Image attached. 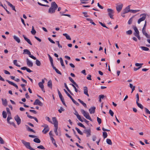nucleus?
<instances>
[{
	"label": "nucleus",
	"mask_w": 150,
	"mask_h": 150,
	"mask_svg": "<svg viewBox=\"0 0 150 150\" xmlns=\"http://www.w3.org/2000/svg\"><path fill=\"white\" fill-rule=\"evenodd\" d=\"M33 141L35 142L39 143L41 141L40 139L38 138H35L33 140Z\"/></svg>",
	"instance_id": "32"
},
{
	"label": "nucleus",
	"mask_w": 150,
	"mask_h": 150,
	"mask_svg": "<svg viewBox=\"0 0 150 150\" xmlns=\"http://www.w3.org/2000/svg\"><path fill=\"white\" fill-rule=\"evenodd\" d=\"M78 100L83 105V106L84 107H85L86 108L87 107V105L83 101L79 99H78Z\"/></svg>",
	"instance_id": "23"
},
{
	"label": "nucleus",
	"mask_w": 150,
	"mask_h": 150,
	"mask_svg": "<svg viewBox=\"0 0 150 150\" xmlns=\"http://www.w3.org/2000/svg\"><path fill=\"white\" fill-rule=\"evenodd\" d=\"M123 6V5L122 4H117L116 7V9L117 11L119 13L122 10Z\"/></svg>",
	"instance_id": "9"
},
{
	"label": "nucleus",
	"mask_w": 150,
	"mask_h": 150,
	"mask_svg": "<svg viewBox=\"0 0 150 150\" xmlns=\"http://www.w3.org/2000/svg\"><path fill=\"white\" fill-rule=\"evenodd\" d=\"M84 132L86 134V137H89L91 135V130L90 129L84 130Z\"/></svg>",
	"instance_id": "13"
},
{
	"label": "nucleus",
	"mask_w": 150,
	"mask_h": 150,
	"mask_svg": "<svg viewBox=\"0 0 150 150\" xmlns=\"http://www.w3.org/2000/svg\"><path fill=\"white\" fill-rule=\"evenodd\" d=\"M107 10L108 15L111 19H113V16L114 13V11L111 8H108Z\"/></svg>",
	"instance_id": "6"
},
{
	"label": "nucleus",
	"mask_w": 150,
	"mask_h": 150,
	"mask_svg": "<svg viewBox=\"0 0 150 150\" xmlns=\"http://www.w3.org/2000/svg\"><path fill=\"white\" fill-rule=\"evenodd\" d=\"M36 64L37 66H40L41 65L40 62L38 59H36Z\"/></svg>",
	"instance_id": "41"
},
{
	"label": "nucleus",
	"mask_w": 150,
	"mask_h": 150,
	"mask_svg": "<svg viewBox=\"0 0 150 150\" xmlns=\"http://www.w3.org/2000/svg\"><path fill=\"white\" fill-rule=\"evenodd\" d=\"M13 64L14 65H15L16 66L18 67H20L21 66L19 65H18L17 64V60H14L13 61Z\"/></svg>",
	"instance_id": "40"
},
{
	"label": "nucleus",
	"mask_w": 150,
	"mask_h": 150,
	"mask_svg": "<svg viewBox=\"0 0 150 150\" xmlns=\"http://www.w3.org/2000/svg\"><path fill=\"white\" fill-rule=\"evenodd\" d=\"M145 110L146 112L148 114H150V111L146 108H145Z\"/></svg>",
	"instance_id": "60"
},
{
	"label": "nucleus",
	"mask_w": 150,
	"mask_h": 150,
	"mask_svg": "<svg viewBox=\"0 0 150 150\" xmlns=\"http://www.w3.org/2000/svg\"><path fill=\"white\" fill-rule=\"evenodd\" d=\"M52 121L54 126H58V123L57 119L55 117H52Z\"/></svg>",
	"instance_id": "15"
},
{
	"label": "nucleus",
	"mask_w": 150,
	"mask_h": 150,
	"mask_svg": "<svg viewBox=\"0 0 150 150\" xmlns=\"http://www.w3.org/2000/svg\"><path fill=\"white\" fill-rule=\"evenodd\" d=\"M23 54H27L29 55V57L33 59H36V58L34 56L31 54L30 51L28 49H25L23 50Z\"/></svg>",
	"instance_id": "5"
},
{
	"label": "nucleus",
	"mask_w": 150,
	"mask_h": 150,
	"mask_svg": "<svg viewBox=\"0 0 150 150\" xmlns=\"http://www.w3.org/2000/svg\"><path fill=\"white\" fill-rule=\"evenodd\" d=\"M37 148L43 149H45V148L42 145H40L38 146H37Z\"/></svg>",
	"instance_id": "59"
},
{
	"label": "nucleus",
	"mask_w": 150,
	"mask_h": 150,
	"mask_svg": "<svg viewBox=\"0 0 150 150\" xmlns=\"http://www.w3.org/2000/svg\"><path fill=\"white\" fill-rule=\"evenodd\" d=\"M69 80L74 84H77L74 81L73 79L70 77H69Z\"/></svg>",
	"instance_id": "38"
},
{
	"label": "nucleus",
	"mask_w": 150,
	"mask_h": 150,
	"mask_svg": "<svg viewBox=\"0 0 150 150\" xmlns=\"http://www.w3.org/2000/svg\"><path fill=\"white\" fill-rule=\"evenodd\" d=\"M50 130V128L48 127H47L46 128H44L43 130L42 131V132L44 134H46Z\"/></svg>",
	"instance_id": "19"
},
{
	"label": "nucleus",
	"mask_w": 150,
	"mask_h": 150,
	"mask_svg": "<svg viewBox=\"0 0 150 150\" xmlns=\"http://www.w3.org/2000/svg\"><path fill=\"white\" fill-rule=\"evenodd\" d=\"M59 59L62 66L64 68H65V66L64 64V62L62 58V57H60Z\"/></svg>",
	"instance_id": "27"
},
{
	"label": "nucleus",
	"mask_w": 150,
	"mask_h": 150,
	"mask_svg": "<svg viewBox=\"0 0 150 150\" xmlns=\"http://www.w3.org/2000/svg\"><path fill=\"white\" fill-rule=\"evenodd\" d=\"M9 124L13 125L15 128H16V125L14 122H11Z\"/></svg>",
	"instance_id": "64"
},
{
	"label": "nucleus",
	"mask_w": 150,
	"mask_h": 150,
	"mask_svg": "<svg viewBox=\"0 0 150 150\" xmlns=\"http://www.w3.org/2000/svg\"><path fill=\"white\" fill-rule=\"evenodd\" d=\"M58 8V6L55 2H52L51 3L50 7L49 9L48 12L50 14L54 13H55V10Z\"/></svg>",
	"instance_id": "1"
},
{
	"label": "nucleus",
	"mask_w": 150,
	"mask_h": 150,
	"mask_svg": "<svg viewBox=\"0 0 150 150\" xmlns=\"http://www.w3.org/2000/svg\"><path fill=\"white\" fill-rule=\"evenodd\" d=\"M130 5H129L127 7H126L122 11V12L123 13H127L130 11Z\"/></svg>",
	"instance_id": "12"
},
{
	"label": "nucleus",
	"mask_w": 150,
	"mask_h": 150,
	"mask_svg": "<svg viewBox=\"0 0 150 150\" xmlns=\"http://www.w3.org/2000/svg\"><path fill=\"white\" fill-rule=\"evenodd\" d=\"M97 121L99 124H100L101 123V120L100 118L98 117H97Z\"/></svg>",
	"instance_id": "51"
},
{
	"label": "nucleus",
	"mask_w": 150,
	"mask_h": 150,
	"mask_svg": "<svg viewBox=\"0 0 150 150\" xmlns=\"http://www.w3.org/2000/svg\"><path fill=\"white\" fill-rule=\"evenodd\" d=\"M81 111L83 116L87 119L92 121V120L89 115V113H87L84 110L82 109Z\"/></svg>",
	"instance_id": "4"
},
{
	"label": "nucleus",
	"mask_w": 150,
	"mask_h": 150,
	"mask_svg": "<svg viewBox=\"0 0 150 150\" xmlns=\"http://www.w3.org/2000/svg\"><path fill=\"white\" fill-rule=\"evenodd\" d=\"M83 92L88 97L89 96V95L88 93V88L86 86L83 87Z\"/></svg>",
	"instance_id": "16"
},
{
	"label": "nucleus",
	"mask_w": 150,
	"mask_h": 150,
	"mask_svg": "<svg viewBox=\"0 0 150 150\" xmlns=\"http://www.w3.org/2000/svg\"><path fill=\"white\" fill-rule=\"evenodd\" d=\"M64 13H65V12H60L59 13L61 16H68V17H69V18L71 17V15H70L68 14H64Z\"/></svg>",
	"instance_id": "33"
},
{
	"label": "nucleus",
	"mask_w": 150,
	"mask_h": 150,
	"mask_svg": "<svg viewBox=\"0 0 150 150\" xmlns=\"http://www.w3.org/2000/svg\"><path fill=\"white\" fill-rule=\"evenodd\" d=\"M146 26L144 25L143 28L142 29V31L143 34L147 38L150 39V35H149L146 32Z\"/></svg>",
	"instance_id": "7"
},
{
	"label": "nucleus",
	"mask_w": 150,
	"mask_h": 150,
	"mask_svg": "<svg viewBox=\"0 0 150 150\" xmlns=\"http://www.w3.org/2000/svg\"><path fill=\"white\" fill-rule=\"evenodd\" d=\"M0 143L1 144H4V141L3 139L0 137Z\"/></svg>",
	"instance_id": "57"
},
{
	"label": "nucleus",
	"mask_w": 150,
	"mask_h": 150,
	"mask_svg": "<svg viewBox=\"0 0 150 150\" xmlns=\"http://www.w3.org/2000/svg\"><path fill=\"white\" fill-rule=\"evenodd\" d=\"M38 4H39V5L41 6H42L49 7V6H48V5H45V4H42L41 3H40L38 2Z\"/></svg>",
	"instance_id": "49"
},
{
	"label": "nucleus",
	"mask_w": 150,
	"mask_h": 150,
	"mask_svg": "<svg viewBox=\"0 0 150 150\" xmlns=\"http://www.w3.org/2000/svg\"><path fill=\"white\" fill-rule=\"evenodd\" d=\"M13 38L14 40H16L18 43H19L20 42L21 40L20 39L17 37L15 35H14L13 36Z\"/></svg>",
	"instance_id": "22"
},
{
	"label": "nucleus",
	"mask_w": 150,
	"mask_h": 150,
	"mask_svg": "<svg viewBox=\"0 0 150 150\" xmlns=\"http://www.w3.org/2000/svg\"><path fill=\"white\" fill-rule=\"evenodd\" d=\"M63 35L64 36H65L66 37V38L67 39L69 40H71V38L69 36V35H68L67 34L64 33V34H63Z\"/></svg>",
	"instance_id": "28"
},
{
	"label": "nucleus",
	"mask_w": 150,
	"mask_h": 150,
	"mask_svg": "<svg viewBox=\"0 0 150 150\" xmlns=\"http://www.w3.org/2000/svg\"><path fill=\"white\" fill-rule=\"evenodd\" d=\"M96 108L92 107L89 110V111L90 114H93L95 113Z\"/></svg>",
	"instance_id": "17"
},
{
	"label": "nucleus",
	"mask_w": 150,
	"mask_h": 150,
	"mask_svg": "<svg viewBox=\"0 0 150 150\" xmlns=\"http://www.w3.org/2000/svg\"><path fill=\"white\" fill-rule=\"evenodd\" d=\"M31 32V33L33 35H35L36 33V31L34 29V27L33 26H32V29Z\"/></svg>",
	"instance_id": "29"
},
{
	"label": "nucleus",
	"mask_w": 150,
	"mask_h": 150,
	"mask_svg": "<svg viewBox=\"0 0 150 150\" xmlns=\"http://www.w3.org/2000/svg\"><path fill=\"white\" fill-rule=\"evenodd\" d=\"M126 33L127 35H131L132 33V31L131 30H129L126 31Z\"/></svg>",
	"instance_id": "54"
},
{
	"label": "nucleus",
	"mask_w": 150,
	"mask_h": 150,
	"mask_svg": "<svg viewBox=\"0 0 150 150\" xmlns=\"http://www.w3.org/2000/svg\"><path fill=\"white\" fill-rule=\"evenodd\" d=\"M75 112L77 113V114H75V115L76 116L77 118L81 122H83V121L81 118L80 115L78 114L76 111H75Z\"/></svg>",
	"instance_id": "20"
},
{
	"label": "nucleus",
	"mask_w": 150,
	"mask_h": 150,
	"mask_svg": "<svg viewBox=\"0 0 150 150\" xmlns=\"http://www.w3.org/2000/svg\"><path fill=\"white\" fill-rule=\"evenodd\" d=\"M2 116L4 118H6L7 117V114L5 111H3L2 112Z\"/></svg>",
	"instance_id": "35"
},
{
	"label": "nucleus",
	"mask_w": 150,
	"mask_h": 150,
	"mask_svg": "<svg viewBox=\"0 0 150 150\" xmlns=\"http://www.w3.org/2000/svg\"><path fill=\"white\" fill-rule=\"evenodd\" d=\"M28 117L30 119H34L37 122H38V120L36 117L32 116H28Z\"/></svg>",
	"instance_id": "42"
},
{
	"label": "nucleus",
	"mask_w": 150,
	"mask_h": 150,
	"mask_svg": "<svg viewBox=\"0 0 150 150\" xmlns=\"http://www.w3.org/2000/svg\"><path fill=\"white\" fill-rule=\"evenodd\" d=\"M133 29L135 31V32L134 33V35L138 38V40H140L141 37L139 35V32L136 26H134Z\"/></svg>",
	"instance_id": "2"
},
{
	"label": "nucleus",
	"mask_w": 150,
	"mask_h": 150,
	"mask_svg": "<svg viewBox=\"0 0 150 150\" xmlns=\"http://www.w3.org/2000/svg\"><path fill=\"white\" fill-rule=\"evenodd\" d=\"M41 89L45 93V90L44 89V85H39Z\"/></svg>",
	"instance_id": "46"
},
{
	"label": "nucleus",
	"mask_w": 150,
	"mask_h": 150,
	"mask_svg": "<svg viewBox=\"0 0 150 150\" xmlns=\"http://www.w3.org/2000/svg\"><path fill=\"white\" fill-rule=\"evenodd\" d=\"M86 19L87 21H90V23H91L92 24L94 25H96V24L94 22H93V20L91 19L87 18Z\"/></svg>",
	"instance_id": "34"
},
{
	"label": "nucleus",
	"mask_w": 150,
	"mask_h": 150,
	"mask_svg": "<svg viewBox=\"0 0 150 150\" xmlns=\"http://www.w3.org/2000/svg\"><path fill=\"white\" fill-rule=\"evenodd\" d=\"M45 119H46L48 121H49V122L51 123H52V122L50 120V118L48 117H45Z\"/></svg>",
	"instance_id": "62"
},
{
	"label": "nucleus",
	"mask_w": 150,
	"mask_h": 150,
	"mask_svg": "<svg viewBox=\"0 0 150 150\" xmlns=\"http://www.w3.org/2000/svg\"><path fill=\"white\" fill-rule=\"evenodd\" d=\"M23 37L25 40L30 45H32V44L29 39H28L27 37H26L24 35H23Z\"/></svg>",
	"instance_id": "18"
},
{
	"label": "nucleus",
	"mask_w": 150,
	"mask_h": 150,
	"mask_svg": "<svg viewBox=\"0 0 150 150\" xmlns=\"http://www.w3.org/2000/svg\"><path fill=\"white\" fill-rule=\"evenodd\" d=\"M138 101H136V103L138 107L142 109L143 108V106L142 104L138 103Z\"/></svg>",
	"instance_id": "30"
},
{
	"label": "nucleus",
	"mask_w": 150,
	"mask_h": 150,
	"mask_svg": "<svg viewBox=\"0 0 150 150\" xmlns=\"http://www.w3.org/2000/svg\"><path fill=\"white\" fill-rule=\"evenodd\" d=\"M132 21H133V17L129 19V20L128 22V24L129 25L131 24L132 22Z\"/></svg>",
	"instance_id": "50"
},
{
	"label": "nucleus",
	"mask_w": 150,
	"mask_h": 150,
	"mask_svg": "<svg viewBox=\"0 0 150 150\" xmlns=\"http://www.w3.org/2000/svg\"><path fill=\"white\" fill-rule=\"evenodd\" d=\"M78 125L80 127H81L85 129L86 128L85 127L82 123L80 122L78 123Z\"/></svg>",
	"instance_id": "44"
},
{
	"label": "nucleus",
	"mask_w": 150,
	"mask_h": 150,
	"mask_svg": "<svg viewBox=\"0 0 150 150\" xmlns=\"http://www.w3.org/2000/svg\"><path fill=\"white\" fill-rule=\"evenodd\" d=\"M109 113L110 115L111 116H113L114 112L111 110H109Z\"/></svg>",
	"instance_id": "55"
},
{
	"label": "nucleus",
	"mask_w": 150,
	"mask_h": 150,
	"mask_svg": "<svg viewBox=\"0 0 150 150\" xmlns=\"http://www.w3.org/2000/svg\"><path fill=\"white\" fill-rule=\"evenodd\" d=\"M106 142L107 143L110 145H111L112 144V142L111 140L109 139H106Z\"/></svg>",
	"instance_id": "37"
},
{
	"label": "nucleus",
	"mask_w": 150,
	"mask_h": 150,
	"mask_svg": "<svg viewBox=\"0 0 150 150\" xmlns=\"http://www.w3.org/2000/svg\"><path fill=\"white\" fill-rule=\"evenodd\" d=\"M34 105H38L41 106L43 105V104L39 100L36 99L33 103Z\"/></svg>",
	"instance_id": "10"
},
{
	"label": "nucleus",
	"mask_w": 150,
	"mask_h": 150,
	"mask_svg": "<svg viewBox=\"0 0 150 150\" xmlns=\"http://www.w3.org/2000/svg\"><path fill=\"white\" fill-rule=\"evenodd\" d=\"M57 91L59 94V97L60 98L63 97L61 93L58 89H57Z\"/></svg>",
	"instance_id": "58"
},
{
	"label": "nucleus",
	"mask_w": 150,
	"mask_h": 150,
	"mask_svg": "<svg viewBox=\"0 0 150 150\" xmlns=\"http://www.w3.org/2000/svg\"><path fill=\"white\" fill-rule=\"evenodd\" d=\"M10 77L11 79L14 80L15 81L17 82H18L20 81L19 79L17 78H15V76H10Z\"/></svg>",
	"instance_id": "25"
},
{
	"label": "nucleus",
	"mask_w": 150,
	"mask_h": 150,
	"mask_svg": "<svg viewBox=\"0 0 150 150\" xmlns=\"http://www.w3.org/2000/svg\"><path fill=\"white\" fill-rule=\"evenodd\" d=\"M64 90L65 92L67 95L72 100V101L74 99L73 98L72 96L69 94V93L67 92L66 90L65 89H64Z\"/></svg>",
	"instance_id": "24"
},
{
	"label": "nucleus",
	"mask_w": 150,
	"mask_h": 150,
	"mask_svg": "<svg viewBox=\"0 0 150 150\" xmlns=\"http://www.w3.org/2000/svg\"><path fill=\"white\" fill-rule=\"evenodd\" d=\"M26 127L28 131L35 133V131L33 129L30 128L28 125H26Z\"/></svg>",
	"instance_id": "26"
},
{
	"label": "nucleus",
	"mask_w": 150,
	"mask_h": 150,
	"mask_svg": "<svg viewBox=\"0 0 150 150\" xmlns=\"http://www.w3.org/2000/svg\"><path fill=\"white\" fill-rule=\"evenodd\" d=\"M129 86L130 88L132 89V91L131 92V93H132L133 91L135 89V86H133V85H129Z\"/></svg>",
	"instance_id": "47"
},
{
	"label": "nucleus",
	"mask_w": 150,
	"mask_h": 150,
	"mask_svg": "<svg viewBox=\"0 0 150 150\" xmlns=\"http://www.w3.org/2000/svg\"><path fill=\"white\" fill-rule=\"evenodd\" d=\"M60 98L62 102V103L65 106H66V105L65 104V101H64V99L63 97H62Z\"/></svg>",
	"instance_id": "45"
},
{
	"label": "nucleus",
	"mask_w": 150,
	"mask_h": 150,
	"mask_svg": "<svg viewBox=\"0 0 150 150\" xmlns=\"http://www.w3.org/2000/svg\"><path fill=\"white\" fill-rule=\"evenodd\" d=\"M64 109L62 107H61L60 109L58 110L59 112L61 113L62 111H64Z\"/></svg>",
	"instance_id": "53"
},
{
	"label": "nucleus",
	"mask_w": 150,
	"mask_h": 150,
	"mask_svg": "<svg viewBox=\"0 0 150 150\" xmlns=\"http://www.w3.org/2000/svg\"><path fill=\"white\" fill-rule=\"evenodd\" d=\"M2 104L4 106H6L7 105V102L6 99H3L2 98L1 99Z\"/></svg>",
	"instance_id": "21"
},
{
	"label": "nucleus",
	"mask_w": 150,
	"mask_h": 150,
	"mask_svg": "<svg viewBox=\"0 0 150 150\" xmlns=\"http://www.w3.org/2000/svg\"><path fill=\"white\" fill-rule=\"evenodd\" d=\"M146 14L143 13L140 15V16H142V17L139 19L137 23L138 24H139L141 22L144 21L146 18Z\"/></svg>",
	"instance_id": "8"
},
{
	"label": "nucleus",
	"mask_w": 150,
	"mask_h": 150,
	"mask_svg": "<svg viewBox=\"0 0 150 150\" xmlns=\"http://www.w3.org/2000/svg\"><path fill=\"white\" fill-rule=\"evenodd\" d=\"M103 136L104 139L106 138L108 136L107 132H103Z\"/></svg>",
	"instance_id": "43"
},
{
	"label": "nucleus",
	"mask_w": 150,
	"mask_h": 150,
	"mask_svg": "<svg viewBox=\"0 0 150 150\" xmlns=\"http://www.w3.org/2000/svg\"><path fill=\"white\" fill-rule=\"evenodd\" d=\"M26 62L27 65L30 67H32L33 66V64L32 62L29 60L28 59H26Z\"/></svg>",
	"instance_id": "14"
},
{
	"label": "nucleus",
	"mask_w": 150,
	"mask_h": 150,
	"mask_svg": "<svg viewBox=\"0 0 150 150\" xmlns=\"http://www.w3.org/2000/svg\"><path fill=\"white\" fill-rule=\"evenodd\" d=\"M143 64H142V63L139 64V63H136L135 64V65L137 67H139L140 66V67H141V66Z\"/></svg>",
	"instance_id": "63"
},
{
	"label": "nucleus",
	"mask_w": 150,
	"mask_h": 150,
	"mask_svg": "<svg viewBox=\"0 0 150 150\" xmlns=\"http://www.w3.org/2000/svg\"><path fill=\"white\" fill-rule=\"evenodd\" d=\"M21 142L27 148L30 150H35V149L33 148L30 146L29 142H26L23 140H22Z\"/></svg>",
	"instance_id": "3"
},
{
	"label": "nucleus",
	"mask_w": 150,
	"mask_h": 150,
	"mask_svg": "<svg viewBox=\"0 0 150 150\" xmlns=\"http://www.w3.org/2000/svg\"><path fill=\"white\" fill-rule=\"evenodd\" d=\"M75 129L77 131L79 134L81 135H83V133L80 130V129L76 127Z\"/></svg>",
	"instance_id": "36"
},
{
	"label": "nucleus",
	"mask_w": 150,
	"mask_h": 150,
	"mask_svg": "<svg viewBox=\"0 0 150 150\" xmlns=\"http://www.w3.org/2000/svg\"><path fill=\"white\" fill-rule=\"evenodd\" d=\"M55 129H54V132H55L56 134L57 135H58V134L57 132V129H58V126H54Z\"/></svg>",
	"instance_id": "39"
},
{
	"label": "nucleus",
	"mask_w": 150,
	"mask_h": 150,
	"mask_svg": "<svg viewBox=\"0 0 150 150\" xmlns=\"http://www.w3.org/2000/svg\"><path fill=\"white\" fill-rule=\"evenodd\" d=\"M99 23L103 27H105V28H108L105 25V24H103L102 22H99Z\"/></svg>",
	"instance_id": "52"
},
{
	"label": "nucleus",
	"mask_w": 150,
	"mask_h": 150,
	"mask_svg": "<svg viewBox=\"0 0 150 150\" xmlns=\"http://www.w3.org/2000/svg\"><path fill=\"white\" fill-rule=\"evenodd\" d=\"M144 51H147L149 50V49L146 47H144V46H141L140 47Z\"/></svg>",
	"instance_id": "31"
},
{
	"label": "nucleus",
	"mask_w": 150,
	"mask_h": 150,
	"mask_svg": "<svg viewBox=\"0 0 150 150\" xmlns=\"http://www.w3.org/2000/svg\"><path fill=\"white\" fill-rule=\"evenodd\" d=\"M56 42L57 43L58 47L59 48H62V46L60 45L59 41H56Z\"/></svg>",
	"instance_id": "61"
},
{
	"label": "nucleus",
	"mask_w": 150,
	"mask_h": 150,
	"mask_svg": "<svg viewBox=\"0 0 150 150\" xmlns=\"http://www.w3.org/2000/svg\"><path fill=\"white\" fill-rule=\"evenodd\" d=\"M14 119L17 122V123L18 125H19L21 123V120L18 115H17L15 117Z\"/></svg>",
	"instance_id": "11"
},
{
	"label": "nucleus",
	"mask_w": 150,
	"mask_h": 150,
	"mask_svg": "<svg viewBox=\"0 0 150 150\" xmlns=\"http://www.w3.org/2000/svg\"><path fill=\"white\" fill-rule=\"evenodd\" d=\"M139 11V10H131L130 9V12L134 13H137V12Z\"/></svg>",
	"instance_id": "48"
},
{
	"label": "nucleus",
	"mask_w": 150,
	"mask_h": 150,
	"mask_svg": "<svg viewBox=\"0 0 150 150\" xmlns=\"http://www.w3.org/2000/svg\"><path fill=\"white\" fill-rule=\"evenodd\" d=\"M6 110L7 112L8 115H11V112L10 111V110L9 109V108H6Z\"/></svg>",
	"instance_id": "56"
}]
</instances>
